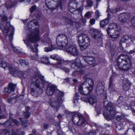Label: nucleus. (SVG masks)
I'll return each instance as SVG.
<instances>
[{
	"label": "nucleus",
	"mask_w": 135,
	"mask_h": 135,
	"mask_svg": "<svg viewBox=\"0 0 135 135\" xmlns=\"http://www.w3.org/2000/svg\"><path fill=\"white\" fill-rule=\"evenodd\" d=\"M32 80L31 85V93L32 95L37 97L42 93V90L40 86L42 85L45 82L44 77L40 75L35 76L33 77Z\"/></svg>",
	"instance_id": "f257e3e1"
},
{
	"label": "nucleus",
	"mask_w": 135,
	"mask_h": 135,
	"mask_svg": "<svg viewBox=\"0 0 135 135\" xmlns=\"http://www.w3.org/2000/svg\"><path fill=\"white\" fill-rule=\"evenodd\" d=\"M39 31L38 28H36L31 31L27 35L26 39L24 41L27 46L30 48L33 52H35L37 55L38 46L36 44L33 46L30 45L31 43L38 41L40 39Z\"/></svg>",
	"instance_id": "f03ea898"
},
{
	"label": "nucleus",
	"mask_w": 135,
	"mask_h": 135,
	"mask_svg": "<svg viewBox=\"0 0 135 135\" xmlns=\"http://www.w3.org/2000/svg\"><path fill=\"white\" fill-rule=\"evenodd\" d=\"M83 78L85 81L79 86V90L81 94L86 95L91 91L94 86L93 82L90 78L88 74L85 75Z\"/></svg>",
	"instance_id": "7ed1b4c3"
},
{
	"label": "nucleus",
	"mask_w": 135,
	"mask_h": 135,
	"mask_svg": "<svg viewBox=\"0 0 135 135\" xmlns=\"http://www.w3.org/2000/svg\"><path fill=\"white\" fill-rule=\"evenodd\" d=\"M117 65L119 70H126L131 67V61L128 56L126 55H121L117 59Z\"/></svg>",
	"instance_id": "20e7f679"
},
{
	"label": "nucleus",
	"mask_w": 135,
	"mask_h": 135,
	"mask_svg": "<svg viewBox=\"0 0 135 135\" xmlns=\"http://www.w3.org/2000/svg\"><path fill=\"white\" fill-rule=\"evenodd\" d=\"M69 63L70 64L71 68L76 70L72 73L73 76H77L78 74V72L81 74H83L84 73V71L82 69L83 66L81 63L80 59L77 58L75 59L69 61Z\"/></svg>",
	"instance_id": "39448f33"
},
{
	"label": "nucleus",
	"mask_w": 135,
	"mask_h": 135,
	"mask_svg": "<svg viewBox=\"0 0 135 135\" xmlns=\"http://www.w3.org/2000/svg\"><path fill=\"white\" fill-rule=\"evenodd\" d=\"M78 43L81 50H84L89 45L90 40L88 36L84 34H82L78 36Z\"/></svg>",
	"instance_id": "423d86ee"
},
{
	"label": "nucleus",
	"mask_w": 135,
	"mask_h": 135,
	"mask_svg": "<svg viewBox=\"0 0 135 135\" xmlns=\"http://www.w3.org/2000/svg\"><path fill=\"white\" fill-rule=\"evenodd\" d=\"M68 42V37L65 34H59L57 37L56 43L60 50H64Z\"/></svg>",
	"instance_id": "0eeeda50"
},
{
	"label": "nucleus",
	"mask_w": 135,
	"mask_h": 135,
	"mask_svg": "<svg viewBox=\"0 0 135 135\" xmlns=\"http://www.w3.org/2000/svg\"><path fill=\"white\" fill-rule=\"evenodd\" d=\"M120 9L118 8H115L111 9L108 8L107 11L108 12V17L107 19L101 21L100 23V26L102 28H103L106 26L109 22V20H110L111 17H112V16L114 15L116 12L119 11Z\"/></svg>",
	"instance_id": "6e6552de"
},
{
	"label": "nucleus",
	"mask_w": 135,
	"mask_h": 135,
	"mask_svg": "<svg viewBox=\"0 0 135 135\" xmlns=\"http://www.w3.org/2000/svg\"><path fill=\"white\" fill-rule=\"evenodd\" d=\"M107 107V110L104 113V115L107 120H109L113 118L115 114V111L114 105L111 103H109Z\"/></svg>",
	"instance_id": "1a4fd4ad"
},
{
	"label": "nucleus",
	"mask_w": 135,
	"mask_h": 135,
	"mask_svg": "<svg viewBox=\"0 0 135 135\" xmlns=\"http://www.w3.org/2000/svg\"><path fill=\"white\" fill-rule=\"evenodd\" d=\"M64 95V94L63 93L60 92L59 93V96L57 98L50 100L49 103L51 106L57 110L62 102V97Z\"/></svg>",
	"instance_id": "9d476101"
},
{
	"label": "nucleus",
	"mask_w": 135,
	"mask_h": 135,
	"mask_svg": "<svg viewBox=\"0 0 135 135\" xmlns=\"http://www.w3.org/2000/svg\"><path fill=\"white\" fill-rule=\"evenodd\" d=\"M68 53L74 56H78L79 52L76 46L74 44H69L64 49Z\"/></svg>",
	"instance_id": "9b49d317"
},
{
	"label": "nucleus",
	"mask_w": 135,
	"mask_h": 135,
	"mask_svg": "<svg viewBox=\"0 0 135 135\" xmlns=\"http://www.w3.org/2000/svg\"><path fill=\"white\" fill-rule=\"evenodd\" d=\"M9 70L10 73L15 76H21L24 77H26L25 74L22 71H20L15 68H13L11 65H9Z\"/></svg>",
	"instance_id": "f8f14e48"
},
{
	"label": "nucleus",
	"mask_w": 135,
	"mask_h": 135,
	"mask_svg": "<svg viewBox=\"0 0 135 135\" xmlns=\"http://www.w3.org/2000/svg\"><path fill=\"white\" fill-rule=\"evenodd\" d=\"M119 21L122 23L130 22V20H131V16L129 15L122 14L119 16Z\"/></svg>",
	"instance_id": "ddd939ff"
},
{
	"label": "nucleus",
	"mask_w": 135,
	"mask_h": 135,
	"mask_svg": "<svg viewBox=\"0 0 135 135\" xmlns=\"http://www.w3.org/2000/svg\"><path fill=\"white\" fill-rule=\"evenodd\" d=\"M129 39L131 40L132 44H135V37L132 36L126 35L122 38L120 41L119 45L122 42H125Z\"/></svg>",
	"instance_id": "4468645a"
},
{
	"label": "nucleus",
	"mask_w": 135,
	"mask_h": 135,
	"mask_svg": "<svg viewBox=\"0 0 135 135\" xmlns=\"http://www.w3.org/2000/svg\"><path fill=\"white\" fill-rule=\"evenodd\" d=\"M108 35L111 38L117 39L120 35V32L119 28H117L114 30L113 32H108L107 33Z\"/></svg>",
	"instance_id": "2eb2a0df"
},
{
	"label": "nucleus",
	"mask_w": 135,
	"mask_h": 135,
	"mask_svg": "<svg viewBox=\"0 0 135 135\" xmlns=\"http://www.w3.org/2000/svg\"><path fill=\"white\" fill-rule=\"evenodd\" d=\"M12 114L11 113H10L9 120L7 121L6 123V125L7 126H8L12 125H13V123L17 126L20 125V123L17 120L13 119L11 117Z\"/></svg>",
	"instance_id": "dca6fc26"
},
{
	"label": "nucleus",
	"mask_w": 135,
	"mask_h": 135,
	"mask_svg": "<svg viewBox=\"0 0 135 135\" xmlns=\"http://www.w3.org/2000/svg\"><path fill=\"white\" fill-rule=\"evenodd\" d=\"M81 99L85 102H89L92 104L96 103L97 101V98L94 96H90L89 98H87L86 97H81Z\"/></svg>",
	"instance_id": "f3484780"
},
{
	"label": "nucleus",
	"mask_w": 135,
	"mask_h": 135,
	"mask_svg": "<svg viewBox=\"0 0 135 135\" xmlns=\"http://www.w3.org/2000/svg\"><path fill=\"white\" fill-rule=\"evenodd\" d=\"M75 117H78L79 118V121L77 122V125L78 126H80L84 123V120L83 118L82 115L80 113L78 112H76L74 114H73L72 120L74 122H75V121H74V119Z\"/></svg>",
	"instance_id": "a211bd4d"
},
{
	"label": "nucleus",
	"mask_w": 135,
	"mask_h": 135,
	"mask_svg": "<svg viewBox=\"0 0 135 135\" xmlns=\"http://www.w3.org/2000/svg\"><path fill=\"white\" fill-rule=\"evenodd\" d=\"M90 32L91 33L92 36L96 39L100 38L102 36L100 31L97 29H91Z\"/></svg>",
	"instance_id": "6ab92c4d"
},
{
	"label": "nucleus",
	"mask_w": 135,
	"mask_h": 135,
	"mask_svg": "<svg viewBox=\"0 0 135 135\" xmlns=\"http://www.w3.org/2000/svg\"><path fill=\"white\" fill-rule=\"evenodd\" d=\"M84 59L86 62L90 65L94 64L96 61L94 57L86 56L84 57Z\"/></svg>",
	"instance_id": "aec40b11"
},
{
	"label": "nucleus",
	"mask_w": 135,
	"mask_h": 135,
	"mask_svg": "<svg viewBox=\"0 0 135 135\" xmlns=\"http://www.w3.org/2000/svg\"><path fill=\"white\" fill-rule=\"evenodd\" d=\"M16 85L11 83L9 84L8 88H5L4 91L8 94H10L11 91H14L15 89Z\"/></svg>",
	"instance_id": "412c9836"
},
{
	"label": "nucleus",
	"mask_w": 135,
	"mask_h": 135,
	"mask_svg": "<svg viewBox=\"0 0 135 135\" xmlns=\"http://www.w3.org/2000/svg\"><path fill=\"white\" fill-rule=\"evenodd\" d=\"M77 3L74 2V1L71 2L69 5V11L71 13H73L75 11L77 8Z\"/></svg>",
	"instance_id": "4be33fe9"
},
{
	"label": "nucleus",
	"mask_w": 135,
	"mask_h": 135,
	"mask_svg": "<svg viewBox=\"0 0 135 135\" xmlns=\"http://www.w3.org/2000/svg\"><path fill=\"white\" fill-rule=\"evenodd\" d=\"M56 89V87L54 85H50L47 87L46 92L48 95H51Z\"/></svg>",
	"instance_id": "5701e85b"
},
{
	"label": "nucleus",
	"mask_w": 135,
	"mask_h": 135,
	"mask_svg": "<svg viewBox=\"0 0 135 135\" xmlns=\"http://www.w3.org/2000/svg\"><path fill=\"white\" fill-rule=\"evenodd\" d=\"M117 28H119L117 25L114 23H111L109 25L108 29L107 30V33L108 32H113L114 30L117 29Z\"/></svg>",
	"instance_id": "b1692460"
},
{
	"label": "nucleus",
	"mask_w": 135,
	"mask_h": 135,
	"mask_svg": "<svg viewBox=\"0 0 135 135\" xmlns=\"http://www.w3.org/2000/svg\"><path fill=\"white\" fill-rule=\"evenodd\" d=\"M130 85L129 81L127 79H124L123 81V88L125 90H128Z\"/></svg>",
	"instance_id": "393cba45"
},
{
	"label": "nucleus",
	"mask_w": 135,
	"mask_h": 135,
	"mask_svg": "<svg viewBox=\"0 0 135 135\" xmlns=\"http://www.w3.org/2000/svg\"><path fill=\"white\" fill-rule=\"evenodd\" d=\"M9 27L13 28L12 26H11L10 22H8L6 23L4 29L2 31V32L4 35H7V33L9 29Z\"/></svg>",
	"instance_id": "a878e982"
},
{
	"label": "nucleus",
	"mask_w": 135,
	"mask_h": 135,
	"mask_svg": "<svg viewBox=\"0 0 135 135\" xmlns=\"http://www.w3.org/2000/svg\"><path fill=\"white\" fill-rule=\"evenodd\" d=\"M38 23L36 20L32 21L28 23L26 26L27 29L30 30L32 27V26L34 25H37Z\"/></svg>",
	"instance_id": "bb28decb"
},
{
	"label": "nucleus",
	"mask_w": 135,
	"mask_h": 135,
	"mask_svg": "<svg viewBox=\"0 0 135 135\" xmlns=\"http://www.w3.org/2000/svg\"><path fill=\"white\" fill-rule=\"evenodd\" d=\"M48 45L50 47H45L44 48L45 51L46 52H49L53 50L54 48L53 46L51 45V43L50 41H49L47 43Z\"/></svg>",
	"instance_id": "cd10ccee"
},
{
	"label": "nucleus",
	"mask_w": 135,
	"mask_h": 135,
	"mask_svg": "<svg viewBox=\"0 0 135 135\" xmlns=\"http://www.w3.org/2000/svg\"><path fill=\"white\" fill-rule=\"evenodd\" d=\"M57 62L58 64L63 66L64 65H66L67 62L66 61H64L62 58H59L57 60Z\"/></svg>",
	"instance_id": "c85d7f7f"
},
{
	"label": "nucleus",
	"mask_w": 135,
	"mask_h": 135,
	"mask_svg": "<svg viewBox=\"0 0 135 135\" xmlns=\"http://www.w3.org/2000/svg\"><path fill=\"white\" fill-rule=\"evenodd\" d=\"M19 119L22 123V125L23 127H26L28 126V122L26 120H24L22 118H20Z\"/></svg>",
	"instance_id": "c756f323"
},
{
	"label": "nucleus",
	"mask_w": 135,
	"mask_h": 135,
	"mask_svg": "<svg viewBox=\"0 0 135 135\" xmlns=\"http://www.w3.org/2000/svg\"><path fill=\"white\" fill-rule=\"evenodd\" d=\"M109 89L111 92L116 91V90L115 89L114 87V85L112 83L111 79H110L109 81Z\"/></svg>",
	"instance_id": "7c9ffc66"
},
{
	"label": "nucleus",
	"mask_w": 135,
	"mask_h": 135,
	"mask_svg": "<svg viewBox=\"0 0 135 135\" xmlns=\"http://www.w3.org/2000/svg\"><path fill=\"white\" fill-rule=\"evenodd\" d=\"M20 65L23 67H25L28 64V61L27 60H25L22 59L20 60Z\"/></svg>",
	"instance_id": "2f4dec72"
},
{
	"label": "nucleus",
	"mask_w": 135,
	"mask_h": 135,
	"mask_svg": "<svg viewBox=\"0 0 135 135\" xmlns=\"http://www.w3.org/2000/svg\"><path fill=\"white\" fill-rule=\"evenodd\" d=\"M41 62L45 64L49 62L48 58L46 55L40 58Z\"/></svg>",
	"instance_id": "473e14b6"
},
{
	"label": "nucleus",
	"mask_w": 135,
	"mask_h": 135,
	"mask_svg": "<svg viewBox=\"0 0 135 135\" xmlns=\"http://www.w3.org/2000/svg\"><path fill=\"white\" fill-rule=\"evenodd\" d=\"M2 133L3 135H12L13 132L7 129H4L2 131Z\"/></svg>",
	"instance_id": "72a5a7b5"
},
{
	"label": "nucleus",
	"mask_w": 135,
	"mask_h": 135,
	"mask_svg": "<svg viewBox=\"0 0 135 135\" xmlns=\"http://www.w3.org/2000/svg\"><path fill=\"white\" fill-rule=\"evenodd\" d=\"M100 84H99L97 85L96 91L98 94H100L103 91V87L102 86H99Z\"/></svg>",
	"instance_id": "f704fd0d"
},
{
	"label": "nucleus",
	"mask_w": 135,
	"mask_h": 135,
	"mask_svg": "<svg viewBox=\"0 0 135 135\" xmlns=\"http://www.w3.org/2000/svg\"><path fill=\"white\" fill-rule=\"evenodd\" d=\"M117 103L119 107L124 108L125 109H128V107L127 108H126V107H124V106L123 104V102L120 99H118L117 100Z\"/></svg>",
	"instance_id": "c9c22d12"
},
{
	"label": "nucleus",
	"mask_w": 135,
	"mask_h": 135,
	"mask_svg": "<svg viewBox=\"0 0 135 135\" xmlns=\"http://www.w3.org/2000/svg\"><path fill=\"white\" fill-rule=\"evenodd\" d=\"M55 67L56 68H59L65 71L66 73H69L70 70L69 69L67 68L66 67H65L64 66H56Z\"/></svg>",
	"instance_id": "e433bc0d"
},
{
	"label": "nucleus",
	"mask_w": 135,
	"mask_h": 135,
	"mask_svg": "<svg viewBox=\"0 0 135 135\" xmlns=\"http://www.w3.org/2000/svg\"><path fill=\"white\" fill-rule=\"evenodd\" d=\"M124 117V114H119L117 115L116 119L118 121H119L123 119Z\"/></svg>",
	"instance_id": "4c0bfd02"
},
{
	"label": "nucleus",
	"mask_w": 135,
	"mask_h": 135,
	"mask_svg": "<svg viewBox=\"0 0 135 135\" xmlns=\"http://www.w3.org/2000/svg\"><path fill=\"white\" fill-rule=\"evenodd\" d=\"M66 20V21L67 23V25L70 26L71 27L73 26V22L70 19L66 18L65 19Z\"/></svg>",
	"instance_id": "58836bf2"
},
{
	"label": "nucleus",
	"mask_w": 135,
	"mask_h": 135,
	"mask_svg": "<svg viewBox=\"0 0 135 135\" xmlns=\"http://www.w3.org/2000/svg\"><path fill=\"white\" fill-rule=\"evenodd\" d=\"M0 66L4 68H5L7 66V64L4 61H2L0 64Z\"/></svg>",
	"instance_id": "ea45409f"
},
{
	"label": "nucleus",
	"mask_w": 135,
	"mask_h": 135,
	"mask_svg": "<svg viewBox=\"0 0 135 135\" xmlns=\"http://www.w3.org/2000/svg\"><path fill=\"white\" fill-rule=\"evenodd\" d=\"M86 22V19L85 18H81L79 21V23L83 25H84L85 23Z\"/></svg>",
	"instance_id": "a19ab883"
},
{
	"label": "nucleus",
	"mask_w": 135,
	"mask_h": 135,
	"mask_svg": "<svg viewBox=\"0 0 135 135\" xmlns=\"http://www.w3.org/2000/svg\"><path fill=\"white\" fill-rule=\"evenodd\" d=\"M23 115L26 118H28L30 115V114L28 111H26L25 112L23 113Z\"/></svg>",
	"instance_id": "79ce46f5"
},
{
	"label": "nucleus",
	"mask_w": 135,
	"mask_h": 135,
	"mask_svg": "<svg viewBox=\"0 0 135 135\" xmlns=\"http://www.w3.org/2000/svg\"><path fill=\"white\" fill-rule=\"evenodd\" d=\"M55 2H57V6L59 7L61 4V0H53Z\"/></svg>",
	"instance_id": "37998d69"
},
{
	"label": "nucleus",
	"mask_w": 135,
	"mask_h": 135,
	"mask_svg": "<svg viewBox=\"0 0 135 135\" xmlns=\"http://www.w3.org/2000/svg\"><path fill=\"white\" fill-rule=\"evenodd\" d=\"M79 98V97L78 95V94H76L75 96L74 97V103H75L78 102V100Z\"/></svg>",
	"instance_id": "c03bdc74"
},
{
	"label": "nucleus",
	"mask_w": 135,
	"mask_h": 135,
	"mask_svg": "<svg viewBox=\"0 0 135 135\" xmlns=\"http://www.w3.org/2000/svg\"><path fill=\"white\" fill-rule=\"evenodd\" d=\"M131 23L132 26L135 27V16L132 18Z\"/></svg>",
	"instance_id": "a18cd8bd"
},
{
	"label": "nucleus",
	"mask_w": 135,
	"mask_h": 135,
	"mask_svg": "<svg viewBox=\"0 0 135 135\" xmlns=\"http://www.w3.org/2000/svg\"><path fill=\"white\" fill-rule=\"evenodd\" d=\"M83 6H81V7H80V8H78V9H76V10H75V11H78L79 12H81L83 10Z\"/></svg>",
	"instance_id": "49530a36"
},
{
	"label": "nucleus",
	"mask_w": 135,
	"mask_h": 135,
	"mask_svg": "<svg viewBox=\"0 0 135 135\" xmlns=\"http://www.w3.org/2000/svg\"><path fill=\"white\" fill-rule=\"evenodd\" d=\"M87 135H96V132L95 131H91Z\"/></svg>",
	"instance_id": "de8ad7c7"
},
{
	"label": "nucleus",
	"mask_w": 135,
	"mask_h": 135,
	"mask_svg": "<svg viewBox=\"0 0 135 135\" xmlns=\"http://www.w3.org/2000/svg\"><path fill=\"white\" fill-rule=\"evenodd\" d=\"M85 16L87 18H89L91 17V13L89 12H88L85 14Z\"/></svg>",
	"instance_id": "09e8293b"
},
{
	"label": "nucleus",
	"mask_w": 135,
	"mask_h": 135,
	"mask_svg": "<svg viewBox=\"0 0 135 135\" xmlns=\"http://www.w3.org/2000/svg\"><path fill=\"white\" fill-rule=\"evenodd\" d=\"M50 57L52 59L55 60H57L58 59V58H57V56H56V55H51L50 56Z\"/></svg>",
	"instance_id": "8fccbe9b"
},
{
	"label": "nucleus",
	"mask_w": 135,
	"mask_h": 135,
	"mask_svg": "<svg viewBox=\"0 0 135 135\" xmlns=\"http://www.w3.org/2000/svg\"><path fill=\"white\" fill-rule=\"evenodd\" d=\"M36 9V6H33L30 9V11L31 12H33Z\"/></svg>",
	"instance_id": "3c124183"
},
{
	"label": "nucleus",
	"mask_w": 135,
	"mask_h": 135,
	"mask_svg": "<svg viewBox=\"0 0 135 135\" xmlns=\"http://www.w3.org/2000/svg\"><path fill=\"white\" fill-rule=\"evenodd\" d=\"M87 4L88 6H91L92 5L93 2L91 0H88L87 2Z\"/></svg>",
	"instance_id": "603ef678"
},
{
	"label": "nucleus",
	"mask_w": 135,
	"mask_h": 135,
	"mask_svg": "<svg viewBox=\"0 0 135 135\" xmlns=\"http://www.w3.org/2000/svg\"><path fill=\"white\" fill-rule=\"evenodd\" d=\"M90 22L91 25H93L94 24L95 22V20L94 19L92 18L90 19Z\"/></svg>",
	"instance_id": "864d4df0"
},
{
	"label": "nucleus",
	"mask_w": 135,
	"mask_h": 135,
	"mask_svg": "<svg viewBox=\"0 0 135 135\" xmlns=\"http://www.w3.org/2000/svg\"><path fill=\"white\" fill-rule=\"evenodd\" d=\"M131 107L133 108L134 110L135 111V103L133 102L131 105Z\"/></svg>",
	"instance_id": "5fc2aeb1"
},
{
	"label": "nucleus",
	"mask_w": 135,
	"mask_h": 135,
	"mask_svg": "<svg viewBox=\"0 0 135 135\" xmlns=\"http://www.w3.org/2000/svg\"><path fill=\"white\" fill-rule=\"evenodd\" d=\"M43 127L44 129H47L48 127V125L47 124L45 123L43 124Z\"/></svg>",
	"instance_id": "6e6d98bb"
},
{
	"label": "nucleus",
	"mask_w": 135,
	"mask_h": 135,
	"mask_svg": "<svg viewBox=\"0 0 135 135\" xmlns=\"http://www.w3.org/2000/svg\"><path fill=\"white\" fill-rule=\"evenodd\" d=\"M95 15L99 17L100 16V13L98 10L96 11L95 12Z\"/></svg>",
	"instance_id": "4d7b16f0"
},
{
	"label": "nucleus",
	"mask_w": 135,
	"mask_h": 135,
	"mask_svg": "<svg viewBox=\"0 0 135 135\" xmlns=\"http://www.w3.org/2000/svg\"><path fill=\"white\" fill-rule=\"evenodd\" d=\"M7 20H8L6 16L3 17L2 18V21L3 22H4V21L6 22V21H7Z\"/></svg>",
	"instance_id": "13d9d810"
},
{
	"label": "nucleus",
	"mask_w": 135,
	"mask_h": 135,
	"mask_svg": "<svg viewBox=\"0 0 135 135\" xmlns=\"http://www.w3.org/2000/svg\"><path fill=\"white\" fill-rule=\"evenodd\" d=\"M13 33H11V34L9 36V39L10 41L12 40L13 39Z\"/></svg>",
	"instance_id": "bf43d9fd"
},
{
	"label": "nucleus",
	"mask_w": 135,
	"mask_h": 135,
	"mask_svg": "<svg viewBox=\"0 0 135 135\" xmlns=\"http://www.w3.org/2000/svg\"><path fill=\"white\" fill-rule=\"evenodd\" d=\"M135 53V48L133 50H131L129 52L130 54H133Z\"/></svg>",
	"instance_id": "052dcab7"
},
{
	"label": "nucleus",
	"mask_w": 135,
	"mask_h": 135,
	"mask_svg": "<svg viewBox=\"0 0 135 135\" xmlns=\"http://www.w3.org/2000/svg\"><path fill=\"white\" fill-rule=\"evenodd\" d=\"M135 53V48L133 50H131L129 52L130 54H133Z\"/></svg>",
	"instance_id": "680f3d73"
},
{
	"label": "nucleus",
	"mask_w": 135,
	"mask_h": 135,
	"mask_svg": "<svg viewBox=\"0 0 135 135\" xmlns=\"http://www.w3.org/2000/svg\"><path fill=\"white\" fill-rule=\"evenodd\" d=\"M135 53V48L133 50H131L129 52L130 54H133Z\"/></svg>",
	"instance_id": "e2e57ef3"
},
{
	"label": "nucleus",
	"mask_w": 135,
	"mask_h": 135,
	"mask_svg": "<svg viewBox=\"0 0 135 135\" xmlns=\"http://www.w3.org/2000/svg\"><path fill=\"white\" fill-rule=\"evenodd\" d=\"M13 47V49L14 50V51L15 52H19V50L18 49H17V48L16 47Z\"/></svg>",
	"instance_id": "0e129e2a"
},
{
	"label": "nucleus",
	"mask_w": 135,
	"mask_h": 135,
	"mask_svg": "<svg viewBox=\"0 0 135 135\" xmlns=\"http://www.w3.org/2000/svg\"><path fill=\"white\" fill-rule=\"evenodd\" d=\"M111 54L112 55H115V52L114 50H111L110 51Z\"/></svg>",
	"instance_id": "69168bd1"
},
{
	"label": "nucleus",
	"mask_w": 135,
	"mask_h": 135,
	"mask_svg": "<svg viewBox=\"0 0 135 135\" xmlns=\"http://www.w3.org/2000/svg\"><path fill=\"white\" fill-rule=\"evenodd\" d=\"M37 1L36 0H31L30 2H32V3H33L36 2Z\"/></svg>",
	"instance_id": "338daca9"
},
{
	"label": "nucleus",
	"mask_w": 135,
	"mask_h": 135,
	"mask_svg": "<svg viewBox=\"0 0 135 135\" xmlns=\"http://www.w3.org/2000/svg\"><path fill=\"white\" fill-rule=\"evenodd\" d=\"M70 80H71V79L70 78H69L68 79H65V81H66L69 82Z\"/></svg>",
	"instance_id": "774afa93"
}]
</instances>
